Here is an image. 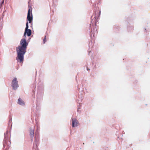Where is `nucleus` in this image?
<instances>
[{
  "label": "nucleus",
  "instance_id": "1",
  "mask_svg": "<svg viewBox=\"0 0 150 150\" xmlns=\"http://www.w3.org/2000/svg\"><path fill=\"white\" fill-rule=\"evenodd\" d=\"M28 45V43L25 39L23 38L21 40L20 45L17 48L18 56L16 59L18 62L21 63L23 62L24 55L26 52V49Z\"/></svg>",
  "mask_w": 150,
  "mask_h": 150
},
{
  "label": "nucleus",
  "instance_id": "2",
  "mask_svg": "<svg viewBox=\"0 0 150 150\" xmlns=\"http://www.w3.org/2000/svg\"><path fill=\"white\" fill-rule=\"evenodd\" d=\"M11 86L13 89L16 90L18 87V81L16 77H14L11 82Z\"/></svg>",
  "mask_w": 150,
  "mask_h": 150
},
{
  "label": "nucleus",
  "instance_id": "3",
  "mask_svg": "<svg viewBox=\"0 0 150 150\" xmlns=\"http://www.w3.org/2000/svg\"><path fill=\"white\" fill-rule=\"evenodd\" d=\"M71 120L72 127H77L79 124L78 120L75 118H72Z\"/></svg>",
  "mask_w": 150,
  "mask_h": 150
},
{
  "label": "nucleus",
  "instance_id": "4",
  "mask_svg": "<svg viewBox=\"0 0 150 150\" xmlns=\"http://www.w3.org/2000/svg\"><path fill=\"white\" fill-rule=\"evenodd\" d=\"M27 19L29 21V23H30L32 21V15L31 13V10L29 9L28 11Z\"/></svg>",
  "mask_w": 150,
  "mask_h": 150
},
{
  "label": "nucleus",
  "instance_id": "5",
  "mask_svg": "<svg viewBox=\"0 0 150 150\" xmlns=\"http://www.w3.org/2000/svg\"><path fill=\"white\" fill-rule=\"evenodd\" d=\"M18 103L21 106H24L25 105V103L24 101L20 98L18 100Z\"/></svg>",
  "mask_w": 150,
  "mask_h": 150
},
{
  "label": "nucleus",
  "instance_id": "6",
  "mask_svg": "<svg viewBox=\"0 0 150 150\" xmlns=\"http://www.w3.org/2000/svg\"><path fill=\"white\" fill-rule=\"evenodd\" d=\"M31 33V30L30 29H28L27 30H25V31L24 33V36H25V35L27 34L28 36H30Z\"/></svg>",
  "mask_w": 150,
  "mask_h": 150
},
{
  "label": "nucleus",
  "instance_id": "7",
  "mask_svg": "<svg viewBox=\"0 0 150 150\" xmlns=\"http://www.w3.org/2000/svg\"><path fill=\"white\" fill-rule=\"evenodd\" d=\"M34 128H30L29 130V132L30 134V136L32 137H33V134H34Z\"/></svg>",
  "mask_w": 150,
  "mask_h": 150
},
{
  "label": "nucleus",
  "instance_id": "8",
  "mask_svg": "<svg viewBox=\"0 0 150 150\" xmlns=\"http://www.w3.org/2000/svg\"><path fill=\"white\" fill-rule=\"evenodd\" d=\"M28 23L27 22L26 23V27L25 28V30H27L28 29Z\"/></svg>",
  "mask_w": 150,
  "mask_h": 150
},
{
  "label": "nucleus",
  "instance_id": "9",
  "mask_svg": "<svg viewBox=\"0 0 150 150\" xmlns=\"http://www.w3.org/2000/svg\"><path fill=\"white\" fill-rule=\"evenodd\" d=\"M45 39H46V38H45L44 39V43H45Z\"/></svg>",
  "mask_w": 150,
  "mask_h": 150
},
{
  "label": "nucleus",
  "instance_id": "10",
  "mask_svg": "<svg viewBox=\"0 0 150 150\" xmlns=\"http://www.w3.org/2000/svg\"><path fill=\"white\" fill-rule=\"evenodd\" d=\"M4 2V0L2 2V3H3Z\"/></svg>",
  "mask_w": 150,
  "mask_h": 150
}]
</instances>
